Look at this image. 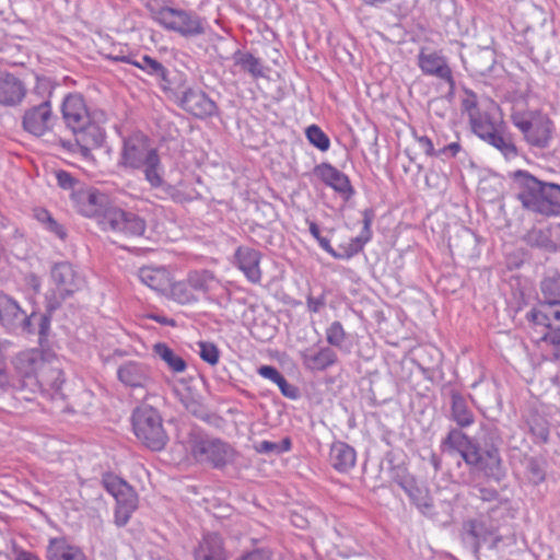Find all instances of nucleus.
<instances>
[{"label":"nucleus","mask_w":560,"mask_h":560,"mask_svg":"<svg viewBox=\"0 0 560 560\" xmlns=\"http://www.w3.org/2000/svg\"><path fill=\"white\" fill-rule=\"evenodd\" d=\"M62 119L74 136V142L62 141V147L79 152L83 158L91 156L92 149L100 148L105 139L102 125L106 115L102 110L91 112L79 93L68 94L61 104Z\"/></svg>","instance_id":"nucleus-1"},{"label":"nucleus","mask_w":560,"mask_h":560,"mask_svg":"<svg viewBox=\"0 0 560 560\" xmlns=\"http://www.w3.org/2000/svg\"><path fill=\"white\" fill-rule=\"evenodd\" d=\"M78 211L89 218H97L104 231L126 236H141L145 221L138 214L112 205L109 197L95 188L80 189L72 194Z\"/></svg>","instance_id":"nucleus-2"},{"label":"nucleus","mask_w":560,"mask_h":560,"mask_svg":"<svg viewBox=\"0 0 560 560\" xmlns=\"http://www.w3.org/2000/svg\"><path fill=\"white\" fill-rule=\"evenodd\" d=\"M119 164L126 168L140 170L151 188H162L164 180V167L158 150L151 144L150 139L136 132L124 140Z\"/></svg>","instance_id":"nucleus-3"},{"label":"nucleus","mask_w":560,"mask_h":560,"mask_svg":"<svg viewBox=\"0 0 560 560\" xmlns=\"http://www.w3.org/2000/svg\"><path fill=\"white\" fill-rule=\"evenodd\" d=\"M514 177L516 199L525 210L544 217L560 213V185L542 182L526 171L515 172Z\"/></svg>","instance_id":"nucleus-4"},{"label":"nucleus","mask_w":560,"mask_h":560,"mask_svg":"<svg viewBox=\"0 0 560 560\" xmlns=\"http://www.w3.org/2000/svg\"><path fill=\"white\" fill-rule=\"evenodd\" d=\"M511 120L528 145L537 149H547L550 145L555 125L547 115L539 110L513 108Z\"/></svg>","instance_id":"nucleus-5"},{"label":"nucleus","mask_w":560,"mask_h":560,"mask_svg":"<svg viewBox=\"0 0 560 560\" xmlns=\"http://www.w3.org/2000/svg\"><path fill=\"white\" fill-rule=\"evenodd\" d=\"M132 428L137 439L151 451L163 450L168 441L161 415L149 405L133 410Z\"/></svg>","instance_id":"nucleus-6"},{"label":"nucleus","mask_w":560,"mask_h":560,"mask_svg":"<svg viewBox=\"0 0 560 560\" xmlns=\"http://www.w3.org/2000/svg\"><path fill=\"white\" fill-rule=\"evenodd\" d=\"M44 355L37 349L22 351L15 355L12 363L16 376L12 378V388L25 393L23 398L31 400L27 394L39 392V372L44 363Z\"/></svg>","instance_id":"nucleus-7"},{"label":"nucleus","mask_w":560,"mask_h":560,"mask_svg":"<svg viewBox=\"0 0 560 560\" xmlns=\"http://www.w3.org/2000/svg\"><path fill=\"white\" fill-rule=\"evenodd\" d=\"M102 483L116 500L115 524L119 527L125 526L138 508L137 493L125 480L115 475H105Z\"/></svg>","instance_id":"nucleus-8"},{"label":"nucleus","mask_w":560,"mask_h":560,"mask_svg":"<svg viewBox=\"0 0 560 560\" xmlns=\"http://www.w3.org/2000/svg\"><path fill=\"white\" fill-rule=\"evenodd\" d=\"M363 215V229L359 236L351 240V243L343 248V252H336L331 245L328 238L320 235V230L318 225L315 222H310L308 229L310 233L317 240L320 247L326 250L328 254H330L334 258L337 259H343V258H350L358 254L366 244L372 236L371 232V225L374 220V211L372 209H365L362 212Z\"/></svg>","instance_id":"nucleus-9"},{"label":"nucleus","mask_w":560,"mask_h":560,"mask_svg":"<svg viewBox=\"0 0 560 560\" xmlns=\"http://www.w3.org/2000/svg\"><path fill=\"white\" fill-rule=\"evenodd\" d=\"M57 120L58 116L54 113L51 102L47 97L28 104L22 116V127L35 137H43L54 129Z\"/></svg>","instance_id":"nucleus-10"},{"label":"nucleus","mask_w":560,"mask_h":560,"mask_svg":"<svg viewBox=\"0 0 560 560\" xmlns=\"http://www.w3.org/2000/svg\"><path fill=\"white\" fill-rule=\"evenodd\" d=\"M552 315L558 317L559 313L556 312L555 306L547 303H541L527 313L526 319L533 330L532 337L534 340L560 345V336L553 334Z\"/></svg>","instance_id":"nucleus-11"},{"label":"nucleus","mask_w":560,"mask_h":560,"mask_svg":"<svg viewBox=\"0 0 560 560\" xmlns=\"http://www.w3.org/2000/svg\"><path fill=\"white\" fill-rule=\"evenodd\" d=\"M464 460L467 465L476 467L487 477L500 480L504 472L499 448L492 443L485 447L477 446L464 454Z\"/></svg>","instance_id":"nucleus-12"},{"label":"nucleus","mask_w":560,"mask_h":560,"mask_svg":"<svg viewBox=\"0 0 560 560\" xmlns=\"http://www.w3.org/2000/svg\"><path fill=\"white\" fill-rule=\"evenodd\" d=\"M194 457L201 463H209L213 467L226 465L233 456L230 445L218 439H196L191 448Z\"/></svg>","instance_id":"nucleus-13"},{"label":"nucleus","mask_w":560,"mask_h":560,"mask_svg":"<svg viewBox=\"0 0 560 560\" xmlns=\"http://www.w3.org/2000/svg\"><path fill=\"white\" fill-rule=\"evenodd\" d=\"M161 25L186 37L205 33L200 16L191 11L182 9L171 8Z\"/></svg>","instance_id":"nucleus-14"},{"label":"nucleus","mask_w":560,"mask_h":560,"mask_svg":"<svg viewBox=\"0 0 560 560\" xmlns=\"http://www.w3.org/2000/svg\"><path fill=\"white\" fill-rule=\"evenodd\" d=\"M50 277L63 296H71L84 287L83 276L68 261L57 262L50 270Z\"/></svg>","instance_id":"nucleus-15"},{"label":"nucleus","mask_w":560,"mask_h":560,"mask_svg":"<svg viewBox=\"0 0 560 560\" xmlns=\"http://www.w3.org/2000/svg\"><path fill=\"white\" fill-rule=\"evenodd\" d=\"M177 98L179 106L197 118H207L217 114V104L200 89L187 88Z\"/></svg>","instance_id":"nucleus-16"},{"label":"nucleus","mask_w":560,"mask_h":560,"mask_svg":"<svg viewBox=\"0 0 560 560\" xmlns=\"http://www.w3.org/2000/svg\"><path fill=\"white\" fill-rule=\"evenodd\" d=\"M108 58L114 61L131 63L140 68L148 74L156 78L160 82V86L164 91L173 92L175 83L174 79L171 77V72L156 59H153L147 55L141 56L140 59H133L131 56L126 55H109Z\"/></svg>","instance_id":"nucleus-17"},{"label":"nucleus","mask_w":560,"mask_h":560,"mask_svg":"<svg viewBox=\"0 0 560 560\" xmlns=\"http://www.w3.org/2000/svg\"><path fill=\"white\" fill-rule=\"evenodd\" d=\"M36 318V313L27 315L19 303L4 293H0V324L9 327H21L28 332Z\"/></svg>","instance_id":"nucleus-18"},{"label":"nucleus","mask_w":560,"mask_h":560,"mask_svg":"<svg viewBox=\"0 0 560 560\" xmlns=\"http://www.w3.org/2000/svg\"><path fill=\"white\" fill-rule=\"evenodd\" d=\"M118 380L132 389H148L153 383L152 372L149 365L138 361H127L117 370Z\"/></svg>","instance_id":"nucleus-19"},{"label":"nucleus","mask_w":560,"mask_h":560,"mask_svg":"<svg viewBox=\"0 0 560 560\" xmlns=\"http://www.w3.org/2000/svg\"><path fill=\"white\" fill-rule=\"evenodd\" d=\"M315 174L326 185L339 192L346 200L353 195V188L346 174L328 163H322L315 167Z\"/></svg>","instance_id":"nucleus-20"},{"label":"nucleus","mask_w":560,"mask_h":560,"mask_svg":"<svg viewBox=\"0 0 560 560\" xmlns=\"http://www.w3.org/2000/svg\"><path fill=\"white\" fill-rule=\"evenodd\" d=\"M235 265L243 271L245 277L252 283H259L261 280V270L259 267L261 254L250 247L240 246L234 255Z\"/></svg>","instance_id":"nucleus-21"},{"label":"nucleus","mask_w":560,"mask_h":560,"mask_svg":"<svg viewBox=\"0 0 560 560\" xmlns=\"http://www.w3.org/2000/svg\"><path fill=\"white\" fill-rule=\"evenodd\" d=\"M26 95L24 82L8 72H0V104L4 106H15L22 102Z\"/></svg>","instance_id":"nucleus-22"},{"label":"nucleus","mask_w":560,"mask_h":560,"mask_svg":"<svg viewBox=\"0 0 560 560\" xmlns=\"http://www.w3.org/2000/svg\"><path fill=\"white\" fill-rule=\"evenodd\" d=\"M419 67L423 73L438 77L448 83L450 89L455 86L454 78L451 68L448 67L444 57L435 52L419 55Z\"/></svg>","instance_id":"nucleus-23"},{"label":"nucleus","mask_w":560,"mask_h":560,"mask_svg":"<svg viewBox=\"0 0 560 560\" xmlns=\"http://www.w3.org/2000/svg\"><path fill=\"white\" fill-rule=\"evenodd\" d=\"M142 283L158 292L165 293L171 287L172 277L165 267L144 266L138 271Z\"/></svg>","instance_id":"nucleus-24"},{"label":"nucleus","mask_w":560,"mask_h":560,"mask_svg":"<svg viewBox=\"0 0 560 560\" xmlns=\"http://www.w3.org/2000/svg\"><path fill=\"white\" fill-rule=\"evenodd\" d=\"M301 359L307 370L324 371L337 362V354L329 347H324L318 351L314 349L302 351Z\"/></svg>","instance_id":"nucleus-25"},{"label":"nucleus","mask_w":560,"mask_h":560,"mask_svg":"<svg viewBox=\"0 0 560 560\" xmlns=\"http://www.w3.org/2000/svg\"><path fill=\"white\" fill-rule=\"evenodd\" d=\"M195 560H225V550L221 536L210 533L203 536L194 552Z\"/></svg>","instance_id":"nucleus-26"},{"label":"nucleus","mask_w":560,"mask_h":560,"mask_svg":"<svg viewBox=\"0 0 560 560\" xmlns=\"http://www.w3.org/2000/svg\"><path fill=\"white\" fill-rule=\"evenodd\" d=\"M399 486L421 513L425 515L433 513V500L428 489L419 487L413 479H405L399 482Z\"/></svg>","instance_id":"nucleus-27"},{"label":"nucleus","mask_w":560,"mask_h":560,"mask_svg":"<svg viewBox=\"0 0 560 560\" xmlns=\"http://www.w3.org/2000/svg\"><path fill=\"white\" fill-rule=\"evenodd\" d=\"M233 66L240 71L247 73L253 79L266 77V68L262 61L253 54L243 50H236L233 56Z\"/></svg>","instance_id":"nucleus-28"},{"label":"nucleus","mask_w":560,"mask_h":560,"mask_svg":"<svg viewBox=\"0 0 560 560\" xmlns=\"http://www.w3.org/2000/svg\"><path fill=\"white\" fill-rule=\"evenodd\" d=\"M48 560H85L83 551L65 538H52L47 547Z\"/></svg>","instance_id":"nucleus-29"},{"label":"nucleus","mask_w":560,"mask_h":560,"mask_svg":"<svg viewBox=\"0 0 560 560\" xmlns=\"http://www.w3.org/2000/svg\"><path fill=\"white\" fill-rule=\"evenodd\" d=\"M355 451L343 442H336L330 447L329 460L331 466L341 472L351 469L355 464Z\"/></svg>","instance_id":"nucleus-30"},{"label":"nucleus","mask_w":560,"mask_h":560,"mask_svg":"<svg viewBox=\"0 0 560 560\" xmlns=\"http://www.w3.org/2000/svg\"><path fill=\"white\" fill-rule=\"evenodd\" d=\"M39 390L42 388H51L54 390H59L63 383V372L60 368L59 361L57 359L48 361L44 360L39 372Z\"/></svg>","instance_id":"nucleus-31"},{"label":"nucleus","mask_w":560,"mask_h":560,"mask_svg":"<svg viewBox=\"0 0 560 560\" xmlns=\"http://www.w3.org/2000/svg\"><path fill=\"white\" fill-rule=\"evenodd\" d=\"M523 241L530 247L548 253L557 250L550 225L544 229L533 226L524 234Z\"/></svg>","instance_id":"nucleus-32"},{"label":"nucleus","mask_w":560,"mask_h":560,"mask_svg":"<svg viewBox=\"0 0 560 560\" xmlns=\"http://www.w3.org/2000/svg\"><path fill=\"white\" fill-rule=\"evenodd\" d=\"M469 120L472 131L483 141L491 138L501 129L489 112L471 114V118Z\"/></svg>","instance_id":"nucleus-33"},{"label":"nucleus","mask_w":560,"mask_h":560,"mask_svg":"<svg viewBox=\"0 0 560 560\" xmlns=\"http://www.w3.org/2000/svg\"><path fill=\"white\" fill-rule=\"evenodd\" d=\"M451 417L460 428L469 427L474 423L475 417L469 409L466 399L457 392L452 393Z\"/></svg>","instance_id":"nucleus-34"},{"label":"nucleus","mask_w":560,"mask_h":560,"mask_svg":"<svg viewBox=\"0 0 560 560\" xmlns=\"http://www.w3.org/2000/svg\"><path fill=\"white\" fill-rule=\"evenodd\" d=\"M442 445L447 447L450 451L458 452L463 459L466 452L478 446L458 429H452L442 442Z\"/></svg>","instance_id":"nucleus-35"},{"label":"nucleus","mask_w":560,"mask_h":560,"mask_svg":"<svg viewBox=\"0 0 560 560\" xmlns=\"http://www.w3.org/2000/svg\"><path fill=\"white\" fill-rule=\"evenodd\" d=\"M525 476L529 483L537 486L546 479V460L537 456H526L523 459Z\"/></svg>","instance_id":"nucleus-36"},{"label":"nucleus","mask_w":560,"mask_h":560,"mask_svg":"<svg viewBox=\"0 0 560 560\" xmlns=\"http://www.w3.org/2000/svg\"><path fill=\"white\" fill-rule=\"evenodd\" d=\"M154 353L167 365L168 370L174 373H182L186 370V361L176 354L167 345L156 343L153 347Z\"/></svg>","instance_id":"nucleus-37"},{"label":"nucleus","mask_w":560,"mask_h":560,"mask_svg":"<svg viewBox=\"0 0 560 560\" xmlns=\"http://www.w3.org/2000/svg\"><path fill=\"white\" fill-rule=\"evenodd\" d=\"M540 292L545 303L551 306L560 304V273L546 276L540 283Z\"/></svg>","instance_id":"nucleus-38"},{"label":"nucleus","mask_w":560,"mask_h":560,"mask_svg":"<svg viewBox=\"0 0 560 560\" xmlns=\"http://www.w3.org/2000/svg\"><path fill=\"white\" fill-rule=\"evenodd\" d=\"M485 141L499 150L506 160L515 159L518 155L517 148L513 142L512 137L510 135H505L502 129Z\"/></svg>","instance_id":"nucleus-39"},{"label":"nucleus","mask_w":560,"mask_h":560,"mask_svg":"<svg viewBox=\"0 0 560 560\" xmlns=\"http://www.w3.org/2000/svg\"><path fill=\"white\" fill-rule=\"evenodd\" d=\"M187 281L190 288L201 293H208L212 284L217 282L213 272L209 270H194L187 276Z\"/></svg>","instance_id":"nucleus-40"},{"label":"nucleus","mask_w":560,"mask_h":560,"mask_svg":"<svg viewBox=\"0 0 560 560\" xmlns=\"http://www.w3.org/2000/svg\"><path fill=\"white\" fill-rule=\"evenodd\" d=\"M467 533L474 539V549L477 552L482 542L493 534L491 528L481 520H472L467 523Z\"/></svg>","instance_id":"nucleus-41"},{"label":"nucleus","mask_w":560,"mask_h":560,"mask_svg":"<svg viewBox=\"0 0 560 560\" xmlns=\"http://www.w3.org/2000/svg\"><path fill=\"white\" fill-rule=\"evenodd\" d=\"M168 291L171 293V298L179 304H189L198 300L188 284V281L171 282Z\"/></svg>","instance_id":"nucleus-42"},{"label":"nucleus","mask_w":560,"mask_h":560,"mask_svg":"<svg viewBox=\"0 0 560 560\" xmlns=\"http://www.w3.org/2000/svg\"><path fill=\"white\" fill-rule=\"evenodd\" d=\"M529 431L538 441L547 442L549 435L548 421L538 413H530L527 418Z\"/></svg>","instance_id":"nucleus-43"},{"label":"nucleus","mask_w":560,"mask_h":560,"mask_svg":"<svg viewBox=\"0 0 560 560\" xmlns=\"http://www.w3.org/2000/svg\"><path fill=\"white\" fill-rule=\"evenodd\" d=\"M306 137L308 141L319 149L320 151H327L330 145L329 138L326 133L316 125H312L306 129Z\"/></svg>","instance_id":"nucleus-44"},{"label":"nucleus","mask_w":560,"mask_h":560,"mask_svg":"<svg viewBox=\"0 0 560 560\" xmlns=\"http://www.w3.org/2000/svg\"><path fill=\"white\" fill-rule=\"evenodd\" d=\"M327 342L334 347L341 348L346 340V331L340 322H334L326 330Z\"/></svg>","instance_id":"nucleus-45"},{"label":"nucleus","mask_w":560,"mask_h":560,"mask_svg":"<svg viewBox=\"0 0 560 560\" xmlns=\"http://www.w3.org/2000/svg\"><path fill=\"white\" fill-rule=\"evenodd\" d=\"M145 8L150 12L151 18L160 25L171 9V7L165 5L162 0H147Z\"/></svg>","instance_id":"nucleus-46"},{"label":"nucleus","mask_w":560,"mask_h":560,"mask_svg":"<svg viewBox=\"0 0 560 560\" xmlns=\"http://www.w3.org/2000/svg\"><path fill=\"white\" fill-rule=\"evenodd\" d=\"M199 348V355L205 362L210 365H215L219 362L220 351L214 343L201 341Z\"/></svg>","instance_id":"nucleus-47"},{"label":"nucleus","mask_w":560,"mask_h":560,"mask_svg":"<svg viewBox=\"0 0 560 560\" xmlns=\"http://www.w3.org/2000/svg\"><path fill=\"white\" fill-rule=\"evenodd\" d=\"M0 388L9 389L12 388V377L8 372L7 355L3 347L0 345Z\"/></svg>","instance_id":"nucleus-48"},{"label":"nucleus","mask_w":560,"mask_h":560,"mask_svg":"<svg viewBox=\"0 0 560 560\" xmlns=\"http://www.w3.org/2000/svg\"><path fill=\"white\" fill-rule=\"evenodd\" d=\"M183 405L185 406L186 410L190 412L191 415L196 416L197 418H205L207 416V410L205 406L196 400L195 398L190 396H185L182 399Z\"/></svg>","instance_id":"nucleus-49"},{"label":"nucleus","mask_w":560,"mask_h":560,"mask_svg":"<svg viewBox=\"0 0 560 560\" xmlns=\"http://www.w3.org/2000/svg\"><path fill=\"white\" fill-rule=\"evenodd\" d=\"M56 178L59 187L66 190H72V194L77 192L75 186L79 182L70 173L66 171H58L56 173Z\"/></svg>","instance_id":"nucleus-50"},{"label":"nucleus","mask_w":560,"mask_h":560,"mask_svg":"<svg viewBox=\"0 0 560 560\" xmlns=\"http://www.w3.org/2000/svg\"><path fill=\"white\" fill-rule=\"evenodd\" d=\"M67 298L68 296L59 294V291L57 289L56 291L46 294V312L52 314V312L60 307L62 301Z\"/></svg>","instance_id":"nucleus-51"},{"label":"nucleus","mask_w":560,"mask_h":560,"mask_svg":"<svg viewBox=\"0 0 560 560\" xmlns=\"http://www.w3.org/2000/svg\"><path fill=\"white\" fill-rule=\"evenodd\" d=\"M466 96L462 101L463 109L468 114L469 119L471 118V114H478L480 110L477 107V96L471 91H466Z\"/></svg>","instance_id":"nucleus-52"},{"label":"nucleus","mask_w":560,"mask_h":560,"mask_svg":"<svg viewBox=\"0 0 560 560\" xmlns=\"http://www.w3.org/2000/svg\"><path fill=\"white\" fill-rule=\"evenodd\" d=\"M258 374L275 384L283 376L275 366L271 365H261L258 369Z\"/></svg>","instance_id":"nucleus-53"},{"label":"nucleus","mask_w":560,"mask_h":560,"mask_svg":"<svg viewBox=\"0 0 560 560\" xmlns=\"http://www.w3.org/2000/svg\"><path fill=\"white\" fill-rule=\"evenodd\" d=\"M415 138L418 141L421 149L429 156H436L438 150L434 149L432 140L427 136H418L415 133Z\"/></svg>","instance_id":"nucleus-54"},{"label":"nucleus","mask_w":560,"mask_h":560,"mask_svg":"<svg viewBox=\"0 0 560 560\" xmlns=\"http://www.w3.org/2000/svg\"><path fill=\"white\" fill-rule=\"evenodd\" d=\"M281 392V394L288 398H296L298 388L288 383L284 376H282L278 383H276Z\"/></svg>","instance_id":"nucleus-55"},{"label":"nucleus","mask_w":560,"mask_h":560,"mask_svg":"<svg viewBox=\"0 0 560 560\" xmlns=\"http://www.w3.org/2000/svg\"><path fill=\"white\" fill-rule=\"evenodd\" d=\"M477 497L485 502H493L498 500L499 492L493 488L480 487Z\"/></svg>","instance_id":"nucleus-56"},{"label":"nucleus","mask_w":560,"mask_h":560,"mask_svg":"<svg viewBox=\"0 0 560 560\" xmlns=\"http://www.w3.org/2000/svg\"><path fill=\"white\" fill-rule=\"evenodd\" d=\"M462 147L458 142H452L448 145L438 150L436 156L454 158L460 151Z\"/></svg>","instance_id":"nucleus-57"},{"label":"nucleus","mask_w":560,"mask_h":560,"mask_svg":"<svg viewBox=\"0 0 560 560\" xmlns=\"http://www.w3.org/2000/svg\"><path fill=\"white\" fill-rule=\"evenodd\" d=\"M50 317H51V314L49 313H45V314H40V315H37L36 314V319H38V334L40 336H46L48 330H49V326H50Z\"/></svg>","instance_id":"nucleus-58"},{"label":"nucleus","mask_w":560,"mask_h":560,"mask_svg":"<svg viewBox=\"0 0 560 560\" xmlns=\"http://www.w3.org/2000/svg\"><path fill=\"white\" fill-rule=\"evenodd\" d=\"M256 451L258 453H265V454H279L278 444L270 442V441H261L256 445Z\"/></svg>","instance_id":"nucleus-59"},{"label":"nucleus","mask_w":560,"mask_h":560,"mask_svg":"<svg viewBox=\"0 0 560 560\" xmlns=\"http://www.w3.org/2000/svg\"><path fill=\"white\" fill-rule=\"evenodd\" d=\"M324 305H325L324 296H319V298L308 296L307 298V307L311 312L317 313L324 307Z\"/></svg>","instance_id":"nucleus-60"},{"label":"nucleus","mask_w":560,"mask_h":560,"mask_svg":"<svg viewBox=\"0 0 560 560\" xmlns=\"http://www.w3.org/2000/svg\"><path fill=\"white\" fill-rule=\"evenodd\" d=\"M47 228L51 232H54L57 236H59L61 240L65 238L66 232H65L63 228L56 220H54V218H51L47 222Z\"/></svg>","instance_id":"nucleus-61"},{"label":"nucleus","mask_w":560,"mask_h":560,"mask_svg":"<svg viewBox=\"0 0 560 560\" xmlns=\"http://www.w3.org/2000/svg\"><path fill=\"white\" fill-rule=\"evenodd\" d=\"M550 228L556 248L558 249L560 247V223L551 224Z\"/></svg>","instance_id":"nucleus-62"},{"label":"nucleus","mask_w":560,"mask_h":560,"mask_svg":"<svg viewBox=\"0 0 560 560\" xmlns=\"http://www.w3.org/2000/svg\"><path fill=\"white\" fill-rule=\"evenodd\" d=\"M35 217L38 221L46 223L52 218L50 213L45 209L35 210Z\"/></svg>","instance_id":"nucleus-63"},{"label":"nucleus","mask_w":560,"mask_h":560,"mask_svg":"<svg viewBox=\"0 0 560 560\" xmlns=\"http://www.w3.org/2000/svg\"><path fill=\"white\" fill-rule=\"evenodd\" d=\"M238 560H267V558L265 557V555L262 552L254 551V552L243 556Z\"/></svg>","instance_id":"nucleus-64"}]
</instances>
